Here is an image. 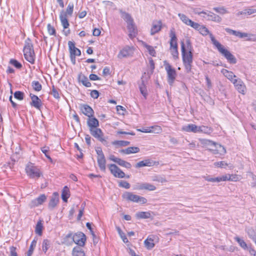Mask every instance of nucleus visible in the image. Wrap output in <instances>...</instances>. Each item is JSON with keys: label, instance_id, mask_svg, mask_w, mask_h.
I'll list each match as a JSON object with an SVG mask.
<instances>
[{"label": "nucleus", "instance_id": "obj_29", "mask_svg": "<svg viewBox=\"0 0 256 256\" xmlns=\"http://www.w3.org/2000/svg\"><path fill=\"white\" fill-rule=\"evenodd\" d=\"M87 123L88 127L90 128H90L92 129V128H97L99 126L98 120L95 118H90L88 119Z\"/></svg>", "mask_w": 256, "mask_h": 256}, {"label": "nucleus", "instance_id": "obj_41", "mask_svg": "<svg viewBox=\"0 0 256 256\" xmlns=\"http://www.w3.org/2000/svg\"><path fill=\"white\" fill-rule=\"evenodd\" d=\"M74 10V4L70 3L66 9V11H62L61 13H64L66 16H72Z\"/></svg>", "mask_w": 256, "mask_h": 256}, {"label": "nucleus", "instance_id": "obj_45", "mask_svg": "<svg viewBox=\"0 0 256 256\" xmlns=\"http://www.w3.org/2000/svg\"><path fill=\"white\" fill-rule=\"evenodd\" d=\"M234 240L236 241L239 245L244 250H247L248 249V246L247 244L246 243V242L240 238L238 236H236L234 238Z\"/></svg>", "mask_w": 256, "mask_h": 256}, {"label": "nucleus", "instance_id": "obj_47", "mask_svg": "<svg viewBox=\"0 0 256 256\" xmlns=\"http://www.w3.org/2000/svg\"><path fill=\"white\" fill-rule=\"evenodd\" d=\"M152 180L160 183H164L167 182V180L164 178L158 175L153 176L152 177Z\"/></svg>", "mask_w": 256, "mask_h": 256}, {"label": "nucleus", "instance_id": "obj_40", "mask_svg": "<svg viewBox=\"0 0 256 256\" xmlns=\"http://www.w3.org/2000/svg\"><path fill=\"white\" fill-rule=\"evenodd\" d=\"M127 28L130 32L129 36L130 37L135 34L136 28L134 20L127 23Z\"/></svg>", "mask_w": 256, "mask_h": 256}, {"label": "nucleus", "instance_id": "obj_32", "mask_svg": "<svg viewBox=\"0 0 256 256\" xmlns=\"http://www.w3.org/2000/svg\"><path fill=\"white\" fill-rule=\"evenodd\" d=\"M139 89L142 94L144 97L145 98H146L148 95V92L146 87L144 84V82L143 80V76L142 78L141 84L139 85Z\"/></svg>", "mask_w": 256, "mask_h": 256}, {"label": "nucleus", "instance_id": "obj_19", "mask_svg": "<svg viewBox=\"0 0 256 256\" xmlns=\"http://www.w3.org/2000/svg\"><path fill=\"white\" fill-rule=\"evenodd\" d=\"M59 202V196L58 192H55L52 195L50 200L48 204V208L52 210L58 204Z\"/></svg>", "mask_w": 256, "mask_h": 256}, {"label": "nucleus", "instance_id": "obj_44", "mask_svg": "<svg viewBox=\"0 0 256 256\" xmlns=\"http://www.w3.org/2000/svg\"><path fill=\"white\" fill-rule=\"evenodd\" d=\"M43 226L41 221H38L36 226L35 232L38 236H42Z\"/></svg>", "mask_w": 256, "mask_h": 256}, {"label": "nucleus", "instance_id": "obj_48", "mask_svg": "<svg viewBox=\"0 0 256 256\" xmlns=\"http://www.w3.org/2000/svg\"><path fill=\"white\" fill-rule=\"evenodd\" d=\"M36 240H34L30 244V246L29 248V250L26 254L27 256H31L33 253L34 248L36 247Z\"/></svg>", "mask_w": 256, "mask_h": 256}, {"label": "nucleus", "instance_id": "obj_23", "mask_svg": "<svg viewBox=\"0 0 256 256\" xmlns=\"http://www.w3.org/2000/svg\"><path fill=\"white\" fill-rule=\"evenodd\" d=\"M170 49H176L178 48V44H177V38L175 34V32L173 30H170Z\"/></svg>", "mask_w": 256, "mask_h": 256}, {"label": "nucleus", "instance_id": "obj_10", "mask_svg": "<svg viewBox=\"0 0 256 256\" xmlns=\"http://www.w3.org/2000/svg\"><path fill=\"white\" fill-rule=\"evenodd\" d=\"M109 170L112 174L116 178H124L126 176L124 172L118 166L114 164H110L108 166Z\"/></svg>", "mask_w": 256, "mask_h": 256}, {"label": "nucleus", "instance_id": "obj_55", "mask_svg": "<svg viewBox=\"0 0 256 256\" xmlns=\"http://www.w3.org/2000/svg\"><path fill=\"white\" fill-rule=\"evenodd\" d=\"M151 128V133L160 134L162 130V128L158 126H152Z\"/></svg>", "mask_w": 256, "mask_h": 256}, {"label": "nucleus", "instance_id": "obj_16", "mask_svg": "<svg viewBox=\"0 0 256 256\" xmlns=\"http://www.w3.org/2000/svg\"><path fill=\"white\" fill-rule=\"evenodd\" d=\"M46 197L44 194H41L36 198L32 200L30 204V208L36 207L42 204L46 201Z\"/></svg>", "mask_w": 256, "mask_h": 256}, {"label": "nucleus", "instance_id": "obj_35", "mask_svg": "<svg viewBox=\"0 0 256 256\" xmlns=\"http://www.w3.org/2000/svg\"><path fill=\"white\" fill-rule=\"evenodd\" d=\"M73 256H85V254L80 246H76L72 250Z\"/></svg>", "mask_w": 256, "mask_h": 256}, {"label": "nucleus", "instance_id": "obj_49", "mask_svg": "<svg viewBox=\"0 0 256 256\" xmlns=\"http://www.w3.org/2000/svg\"><path fill=\"white\" fill-rule=\"evenodd\" d=\"M224 178H226V180L232 181V182H236L238 180L239 178L237 175H233V174H226L224 175Z\"/></svg>", "mask_w": 256, "mask_h": 256}, {"label": "nucleus", "instance_id": "obj_22", "mask_svg": "<svg viewBox=\"0 0 256 256\" xmlns=\"http://www.w3.org/2000/svg\"><path fill=\"white\" fill-rule=\"evenodd\" d=\"M202 178L206 181L212 182H220L226 181V178H224V175L216 178L212 177L210 176H204Z\"/></svg>", "mask_w": 256, "mask_h": 256}, {"label": "nucleus", "instance_id": "obj_3", "mask_svg": "<svg viewBox=\"0 0 256 256\" xmlns=\"http://www.w3.org/2000/svg\"><path fill=\"white\" fill-rule=\"evenodd\" d=\"M122 197L124 199L134 202L139 203L140 204H145L147 202V200L143 197L137 194H134L132 192H126L122 195Z\"/></svg>", "mask_w": 256, "mask_h": 256}, {"label": "nucleus", "instance_id": "obj_4", "mask_svg": "<svg viewBox=\"0 0 256 256\" xmlns=\"http://www.w3.org/2000/svg\"><path fill=\"white\" fill-rule=\"evenodd\" d=\"M25 170L27 175L31 178H38L42 175L38 168L31 162L26 164Z\"/></svg>", "mask_w": 256, "mask_h": 256}, {"label": "nucleus", "instance_id": "obj_34", "mask_svg": "<svg viewBox=\"0 0 256 256\" xmlns=\"http://www.w3.org/2000/svg\"><path fill=\"white\" fill-rule=\"evenodd\" d=\"M136 216L138 218H150L151 212H140L136 214Z\"/></svg>", "mask_w": 256, "mask_h": 256}, {"label": "nucleus", "instance_id": "obj_21", "mask_svg": "<svg viewBox=\"0 0 256 256\" xmlns=\"http://www.w3.org/2000/svg\"><path fill=\"white\" fill-rule=\"evenodd\" d=\"M225 30L230 34H232L238 36L240 38H244L248 37V34L246 32H242L239 31H236L233 30H232L230 28H226Z\"/></svg>", "mask_w": 256, "mask_h": 256}, {"label": "nucleus", "instance_id": "obj_62", "mask_svg": "<svg viewBox=\"0 0 256 256\" xmlns=\"http://www.w3.org/2000/svg\"><path fill=\"white\" fill-rule=\"evenodd\" d=\"M42 152L50 160L52 161V160L50 156L47 154V152L49 151V148L48 146H44L41 148Z\"/></svg>", "mask_w": 256, "mask_h": 256}, {"label": "nucleus", "instance_id": "obj_54", "mask_svg": "<svg viewBox=\"0 0 256 256\" xmlns=\"http://www.w3.org/2000/svg\"><path fill=\"white\" fill-rule=\"evenodd\" d=\"M130 144V142L124 140H116L112 142L114 145H118L120 146H126L129 145Z\"/></svg>", "mask_w": 256, "mask_h": 256}, {"label": "nucleus", "instance_id": "obj_18", "mask_svg": "<svg viewBox=\"0 0 256 256\" xmlns=\"http://www.w3.org/2000/svg\"><path fill=\"white\" fill-rule=\"evenodd\" d=\"M82 113L88 118L93 116L94 112L92 108L88 104H82L80 106Z\"/></svg>", "mask_w": 256, "mask_h": 256}, {"label": "nucleus", "instance_id": "obj_36", "mask_svg": "<svg viewBox=\"0 0 256 256\" xmlns=\"http://www.w3.org/2000/svg\"><path fill=\"white\" fill-rule=\"evenodd\" d=\"M120 12L121 14V17L126 22V23L132 22L134 20L128 13L122 11V10H120Z\"/></svg>", "mask_w": 256, "mask_h": 256}, {"label": "nucleus", "instance_id": "obj_43", "mask_svg": "<svg viewBox=\"0 0 256 256\" xmlns=\"http://www.w3.org/2000/svg\"><path fill=\"white\" fill-rule=\"evenodd\" d=\"M198 132H204L210 134L212 132V129L208 126H198Z\"/></svg>", "mask_w": 256, "mask_h": 256}, {"label": "nucleus", "instance_id": "obj_13", "mask_svg": "<svg viewBox=\"0 0 256 256\" xmlns=\"http://www.w3.org/2000/svg\"><path fill=\"white\" fill-rule=\"evenodd\" d=\"M90 130L91 134L99 141L102 142H106V140L104 138V134L101 129L97 127L94 128H92V129L90 128Z\"/></svg>", "mask_w": 256, "mask_h": 256}, {"label": "nucleus", "instance_id": "obj_52", "mask_svg": "<svg viewBox=\"0 0 256 256\" xmlns=\"http://www.w3.org/2000/svg\"><path fill=\"white\" fill-rule=\"evenodd\" d=\"M117 231L124 243H128V240L124 232H122L120 227L116 228Z\"/></svg>", "mask_w": 256, "mask_h": 256}, {"label": "nucleus", "instance_id": "obj_46", "mask_svg": "<svg viewBox=\"0 0 256 256\" xmlns=\"http://www.w3.org/2000/svg\"><path fill=\"white\" fill-rule=\"evenodd\" d=\"M32 86L34 90L37 92H40L42 88L41 84L38 81L34 80L32 82Z\"/></svg>", "mask_w": 256, "mask_h": 256}, {"label": "nucleus", "instance_id": "obj_53", "mask_svg": "<svg viewBox=\"0 0 256 256\" xmlns=\"http://www.w3.org/2000/svg\"><path fill=\"white\" fill-rule=\"evenodd\" d=\"M198 30L202 35L204 36H207L208 34H209L210 36V34H212L209 32L208 30L204 26H201L200 28Z\"/></svg>", "mask_w": 256, "mask_h": 256}, {"label": "nucleus", "instance_id": "obj_42", "mask_svg": "<svg viewBox=\"0 0 256 256\" xmlns=\"http://www.w3.org/2000/svg\"><path fill=\"white\" fill-rule=\"evenodd\" d=\"M178 16L180 18V20L184 24H186L187 26H189V24H190V22L192 20H190V18H188L187 16H186L184 14H180V13L178 14Z\"/></svg>", "mask_w": 256, "mask_h": 256}, {"label": "nucleus", "instance_id": "obj_63", "mask_svg": "<svg viewBox=\"0 0 256 256\" xmlns=\"http://www.w3.org/2000/svg\"><path fill=\"white\" fill-rule=\"evenodd\" d=\"M188 26H190L192 28H194V29L198 30L199 28H200L201 25H200L197 22H195L191 20Z\"/></svg>", "mask_w": 256, "mask_h": 256}, {"label": "nucleus", "instance_id": "obj_31", "mask_svg": "<svg viewBox=\"0 0 256 256\" xmlns=\"http://www.w3.org/2000/svg\"><path fill=\"white\" fill-rule=\"evenodd\" d=\"M153 165V162L150 160L148 159L140 161L138 162L136 165V168H141L142 166H151Z\"/></svg>", "mask_w": 256, "mask_h": 256}, {"label": "nucleus", "instance_id": "obj_59", "mask_svg": "<svg viewBox=\"0 0 256 256\" xmlns=\"http://www.w3.org/2000/svg\"><path fill=\"white\" fill-rule=\"evenodd\" d=\"M226 59L230 64H234L236 62V58L231 53L228 55V57Z\"/></svg>", "mask_w": 256, "mask_h": 256}, {"label": "nucleus", "instance_id": "obj_8", "mask_svg": "<svg viewBox=\"0 0 256 256\" xmlns=\"http://www.w3.org/2000/svg\"><path fill=\"white\" fill-rule=\"evenodd\" d=\"M210 38L212 44L217 48L218 52L226 58L230 54V52L226 49L218 41H217L212 34H210Z\"/></svg>", "mask_w": 256, "mask_h": 256}, {"label": "nucleus", "instance_id": "obj_17", "mask_svg": "<svg viewBox=\"0 0 256 256\" xmlns=\"http://www.w3.org/2000/svg\"><path fill=\"white\" fill-rule=\"evenodd\" d=\"M212 150H210L214 154L223 155L226 153V148L221 144L216 142L214 146L212 147Z\"/></svg>", "mask_w": 256, "mask_h": 256}, {"label": "nucleus", "instance_id": "obj_20", "mask_svg": "<svg viewBox=\"0 0 256 256\" xmlns=\"http://www.w3.org/2000/svg\"><path fill=\"white\" fill-rule=\"evenodd\" d=\"M198 126L194 124H188V125L184 126L182 127V131L188 132H198Z\"/></svg>", "mask_w": 256, "mask_h": 256}, {"label": "nucleus", "instance_id": "obj_61", "mask_svg": "<svg viewBox=\"0 0 256 256\" xmlns=\"http://www.w3.org/2000/svg\"><path fill=\"white\" fill-rule=\"evenodd\" d=\"M10 63L17 68H20L22 67L21 64L16 60H10Z\"/></svg>", "mask_w": 256, "mask_h": 256}, {"label": "nucleus", "instance_id": "obj_50", "mask_svg": "<svg viewBox=\"0 0 256 256\" xmlns=\"http://www.w3.org/2000/svg\"><path fill=\"white\" fill-rule=\"evenodd\" d=\"M117 164H119L120 166L124 167L128 169H130L132 168V165L130 162H126L124 160H122L120 158V160L118 161Z\"/></svg>", "mask_w": 256, "mask_h": 256}, {"label": "nucleus", "instance_id": "obj_12", "mask_svg": "<svg viewBox=\"0 0 256 256\" xmlns=\"http://www.w3.org/2000/svg\"><path fill=\"white\" fill-rule=\"evenodd\" d=\"M236 89L240 94H245L246 86L244 82L240 78H236L232 82Z\"/></svg>", "mask_w": 256, "mask_h": 256}, {"label": "nucleus", "instance_id": "obj_26", "mask_svg": "<svg viewBox=\"0 0 256 256\" xmlns=\"http://www.w3.org/2000/svg\"><path fill=\"white\" fill-rule=\"evenodd\" d=\"M221 72L232 83L234 80H235L236 79V76L234 75V74L231 71H229L226 69H222Z\"/></svg>", "mask_w": 256, "mask_h": 256}, {"label": "nucleus", "instance_id": "obj_60", "mask_svg": "<svg viewBox=\"0 0 256 256\" xmlns=\"http://www.w3.org/2000/svg\"><path fill=\"white\" fill-rule=\"evenodd\" d=\"M48 31L50 35L56 34V30L50 24H48L47 26Z\"/></svg>", "mask_w": 256, "mask_h": 256}, {"label": "nucleus", "instance_id": "obj_51", "mask_svg": "<svg viewBox=\"0 0 256 256\" xmlns=\"http://www.w3.org/2000/svg\"><path fill=\"white\" fill-rule=\"evenodd\" d=\"M213 10L216 12L221 14H226L228 13V12L225 8L224 7H215L213 8Z\"/></svg>", "mask_w": 256, "mask_h": 256}, {"label": "nucleus", "instance_id": "obj_27", "mask_svg": "<svg viewBox=\"0 0 256 256\" xmlns=\"http://www.w3.org/2000/svg\"><path fill=\"white\" fill-rule=\"evenodd\" d=\"M78 80L79 82H82L86 87L90 88L92 86L91 83L88 80V78L82 73L78 74Z\"/></svg>", "mask_w": 256, "mask_h": 256}, {"label": "nucleus", "instance_id": "obj_64", "mask_svg": "<svg viewBox=\"0 0 256 256\" xmlns=\"http://www.w3.org/2000/svg\"><path fill=\"white\" fill-rule=\"evenodd\" d=\"M248 234L249 237L252 238L254 242L256 240V234H255L254 232L252 230H248Z\"/></svg>", "mask_w": 256, "mask_h": 256}, {"label": "nucleus", "instance_id": "obj_25", "mask_svg": "<svg viewBox=\"0 0 256 256\" xmlns=\"http://www.w3.org/2000/svg\"><path fill=\"white\" fill-rule=\"evenodd\" d=\"M200 141L201 144H202L203 146L206 148L208 150H214L212 149V147L214 146L215 144H216V142L206 139L200 140Z\"/></svg>", "mask_w": 256, "mask_h": 256}, {"label": "nucleus", "instance_id": "obj_15", "mask_svg": "<svg viewBox=\"0 0 256 256\" xmlns=\"http://www.w3.org/2000/svg\"><path fill=\"white\" fill-rule=\"evenodd\" d=\"M32 102H30V105L36 109L40 110L42 106V102L41 100L38 97L34 94H30V95Z\"/></svg>", "mask_w": 256, "mask_h": 256}, {"label": "nucleus", "instance_id": "obj_38", "mask_svg": "<svg viewBox=\"0 0 256 256\" xmlns=\"http://www.w3.org/2000/svg\"><path fill=\"white\" fill-rule=\"evenodd\" d=\"M70 190L67 186H65L62 191V198L64 202H67L68 198L70 197Z\"/></svg>", "mask_w": 256, "mask_h": 256}, {"label": "nucleus", "instance_id": "obj_24", "mask_svg": "<svg viewBox=\"0 0 256 256\" xmlns=\"http://www.w3.org/2000/svg\"><path fill=\"white\" fill-rule=\"evenodd\" d=\"M162 24L160 21L154 22L150 30L151 35H154L160 32L162 29Z\"/></svg>", "mask_w": 256, "mask_h": 256}, {"label": "nucleus", "instance_id": "obj_11", "mask_svg": "<svg viewBox=\"0 0 256 256\" xmlns=\"http://www.w3.org/2000/svg\"><path fill=\"white\" fill-rule=\"evenodd\" d=\"M134 47L126 46L120 51L118 54V58L122 59L124 58L130 56L134 54Z\"/></svg>", "mask_w": 256, "mask_h": 256}, {"label": "nucleus", "instance_id": "obj_37", "mask_svg": "<svg viewBox=\"0 0 256 256\" xmlns=\"http://www.w3.org/2000/svg\"><path fill=\"white\" fill-rule=\"evenodd\" d=\"M142 44L145 48H146L147 50L148 51L149 54L150 56H156V52L154 47L148 44L146 42H142Z\"/></svg>", "mask_w": 256, "mask_h": 256}, {"label": "nucleus", "instance_id": "obj_9", "mask_svg": "<svg viewBox=\"0 0 256 256\" xmlns=\"http://www.w3.org/2000/svg\"><path fill=\"white\" fill-rule=\"evenodd\" d=\"M195 13L198 14L199 15L201 14H204V16H202L204 18H206L207 17V19L208 20L213 21L216 22H220L222 21L221 17H220L218 15H217L211 12H206L202 11L200 12H195Z\"/></svg>", "mask_w": 256, "mask_h": 256}, {"label": "nucleus", "instance_id": "obj_39", "mask_svg": "<svg viewBox=\"0 0 256 256\" xmlns=\"http://www.w3.org/2000/svg\"><path fill=\"white\" fill-rule=\"evenodd\" d=\"M144 244L145 247L148 250H151L154 246V240L150 237H148L144 241Z\"/></svg>", "mask_w": 256, "mask_h": 256}, {"label": "nucleus", "instance_id": "obj_33", "mask_svg": "<svg viewBox=\"0 0 256 256\" xmlns=\"http://www.w3.org/2000/svg\"><path fill=\"white\" fill-rule=\"evenodd\" d=\"M97 161L98 165L100 167V168L101 170L103 172H105L106 170V160L104 156L98 158Z\"/></svg>", "mask_w": 256, "mask_h": 256}, {"label": "nucleus", "instance_id": "obj_14", "mask_svg": "<svg viewBox=\"0 0 256 256\" xmlns=\"http://www.w3.org/2000/svg\"><path fill=\"white\" fill-rule=\"evenodd\" d=\"M134 189L137 190H146L150 191H154L156 190V187L151 184L145 182L138 184L134 186Z\"/></svg>", "mask_w": 256, "mask_h": 256}, {"label": "nucleus", "instance_id": "obj_28", "mask_svg": "<svg viewBox=\"0 0 256 256\" xmlns=\"http://www.w3.org/2000/svg\"><path fill=\"white\" fill-rule=\"evenodd\" d=\"M140 152V148L138 147H129L126 149L121 150L120 152V153L129 154H135Z\"/></svg>", "mask_w": 256, "mask_h": 256}, {"label": "nucleus", "instance_id": "obj_56", "mask_svg": "<svg viewBox=\"0 0 256 256\" xmlns=\"http://www.w3.org/2000/svg\"><path fill=\"white\" fill-rule=\"evenodd\" d=\"M50 242L48 240H44L42 242V248L43 251L46 252L49 248Z\"/></svg>", "mask_w": 256, "mask_h": 256}, {"label": "nucleus", "instance_id": "obj_7", "mask_svg": "<svg viewBox=\"0 0 256 256\" xmlns=\"http://www.w3.org/2000/svg\"><path fill=\"white\" fill-rule=\"evenodd\" d=\"M68 46L70 53V58L73 64H76V56H80L81 55L80 50L75 46L74 43L72 42L69 41Z\"/></svg>", "mask_w": 256, "mask_h": 256}, {"label": "nucleus", "instance_id": "obj_2", "mask_svg": "<svg viewBox=\"0 0 256 256\" xmlns=\"http://www.w3.org/2000/svg\"><path fill=\"white\" fill-rule=\"evenodd\" d=\"M23 51L26 60L32 64H34V52L33 48V44L31 40L29 38H28L25 40Z\"/></svg>", "mask_w": 256, "mask_h": 256}, {"label": "nucleus", "instance_id": "obj_1", "mask_svg": "<svg viewBox=\"0 0 256 256\" xmlns=\"http://www.w3.org/2000/svg\"><path fill=\"white\" fill-rule=\"evenodd\" d=\"M187 44V50H186L184 42H181V49L182 58V62L184 65L186 72L189 73L191 72L192 64L193 62V55L192 52V46L190 40H186Z\"/></svg>", "mask_w": 256, "mask_h": 256}, {"label": "nucleus", "instance_id": "obj_30", "mask_svg": "<svg viewBox=\"0 0 256 256\" xmlns=\"http://www.w3.org/2000/svg\"><path fill=\"white\" fill-rule=\"evenodd\" d=\"M60 18L64 28H68L70 26L68 20V16H66L64 13H60Z\"/></svg>", "mask_w": 256, "mask_h": 256}, {"label": "nucleus", "instance_id": "obj_5", "mask_svg": "<svg viewBox=\"0 0 256 256\" xmlns=\"http://www.w3.org/2000/svg\"><path fill=\"white\" fill-rule=\"evenodd\" d=\"M165 70L167 74V80L170 86H172L176 76V70L166 60L164 62Z\"/></svg>", "mask_w": 256, "mask_h": 256}, {"label": "nucleus", "instance_id": "obj_6", "mask_svg": "<svg viewBox=\"0 0 256 256\" xmlns=\"http://www.w3.org/2000/svg\"><path fill=\"white\" fill-rule=\"evenodd\" d=\"M66 237H72L74 242L78 245L79 246H84L86 240V236L82 232H78L74 235L72 233H70L66 235Z\"/></svg>", "mask_w": 256, "mask_h": 256}, {"label": "nucleus", "instance_id": "obj_57", "mask_svg": "<svg viewBox=\"0 0 256 256\" xmlns=\"http://www.w3.org/2000/svg\"><path fill=\"white\" fill-rule=\"evenodd\" d=\"M14 97L20 100H22L24 99V93L20 91H16L14 93Z\"/></svg>", "mask_w": 256, "mask_h": 256}, {"label": "nucleus", "instance_id": "obj_58", "mask_svg": "<svg viewBox=\"0 0 256 256\" xmlns=\"http://www.w3.org/2000/svg\"><path fill=\"white\" fill-rule=\"evenodd\" d=\"M118 186L120 187H122V188H125L126 189H128L130 188V184L126 181L120 180L118 182Z\"/></svg>", "mask_w": 256, "mask_h": 256}]
</instances>
